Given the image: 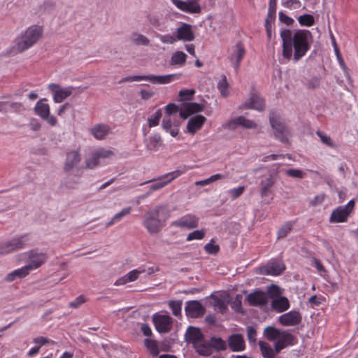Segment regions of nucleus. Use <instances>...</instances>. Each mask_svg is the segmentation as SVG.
Returning a JSON list of instances; mask_svg holds the SVG:
<instances>
[{
  "label": "nucleus",
  "mask_w": 358,
  "mask_h": 358,
  "mask_svg": "<svg viewBox=\"0 0 358 358\" xmlns=\"http://www.w3.org/2000/svg\"><path fill=\"white\" fill-rule=\"evenodd\" d=\"M282 41V56L287 59L298 62L310 49L311 33L308 30H298L293 34L289 29L280 31Z\"/></svg>",
  "instance_id": "1"
},
{
  "label": "nucleus",
  "mask_w": 358,
  "mask_h": 358,
  "mask_svg": "<svg viewBox=\"0 0 358 358\" xmlns=\"http://www.w3.org/2000/svg\"><path fill=\"white\" fill-rule=\"evenodd\" d=\"M43 34V28L40 26L34 25L28 27L15 40L12 52L17 54L28 50L42 38Z\"/></svg>",
  "instance_id": "2"
},
{
  "label": "nucleus",
  "mask_w": 358,
  "mask_h": 358,
  "mask_svg": "<svg viewBox=\"0 0 358 358\" xmlns=\"http://www.w3.org/2000/svg\"><path fill=\"white\" fill-rule=\"evenodd\" d=\"M167 218L165 208L159 206L145 213L143 225L150 234H157L164 227Z\"/></svg>",
  "instance_id": "3"
},
{
  "label": "nucleus",
  "mask_w": 358,
  "mask_h": 358,
  "mask_svg": "<svg viewBox=\"0 0 358 358\" xmlns=\"http://www.w3.org/2000/svg\"><path fill=\"white\" fill-rule=\"evenodd\" d=\"M264 336L270 341L274 342L275 353H279L282 349L296 343L297 339L287 331H282L269 326L264 329Z\"/></svg>",
  "instance_id": "4"
},
{
  "label": "nucleus",
  "mask_w": 358,
  "mask_h": 358,
  "mask_svg": "<svg viewBox=\"0 0 358 358\" xmlns=\"http://www.w3.org/2000/svg\"><path fill=\"white\" fill-rule=\"evenodd\" d=\"M184 173V170H176L164 174L157 179H152L141 183V185L152 182V184L150 186L149 191L145 194L144 197L149 196L151 193H152L155 191L162 189L172 180L178 178Z\"/></svg>",
  "instance_id": "5"
},
{
  "label": "nucleus",
  "mask_w": 358,
  "mask_h": 358,
  "mask_svg": "<svg viewBox=\"0 0 358 358\" xmlns=\"http://www.w3.org/2000/svg\"><path fill=\"white\" fill-rule=\"evenodd\" d=\"M82 157L78 150H73L66 153L63 164V171L67 175H72L80 171Z\"/></svg>",
  "instance_id": "6"
},
{
  "label": "nucleus",
  "mask_w": 358,
  "mask_h": 358,
  "mask_svg": "<svg viewBox=\"0 0 358 358\" xmlns=\"http://www.w3.org/2000/svg\"><path fill=\"white\" fill-rule=\"evenodd\" d=\"M269 120L271 126L273 129L275 137L282 143H287L289 136V131L285 127L280 116L274 113H271Z\"/></svg>",
  "instance_id": "7"
},
{
  "label": "nucleus",
  "mask_w": 358,
  "mask_h": 358,
  "mask_svg": "<svg viewBox=\"0 0 358 358\" xmlns=\"http://www.w3.org/2000/svg\"><path fill=\"white\" fill-rule=\"evenodd\" d=\"M29 238L27 235L14 237L0 245V255H6L16 250L22 249L27 245Z\"/></svg>",
  "instance_id": "8"
},
{
  "label": "nucleus",
  "mask_w": 358,
  "mask_h": 358,
  "mask_svg": "<svg viewBox=\"0 0 358 358\" xmlns=\"http://www.w3.org/2000/svg\"><path fill=\"white\" fill-rule=\"evenodd\" d=\"M355 201L354 199L350 200L346 205L338 206L334 209L330 216L329 222L332 223L345 222L353 210Z\"/></svg>",
  "instance_id": "9"
},
{
  "label": "nucleus",
  "mask_w": 358,
  "mask_h": 358,
  "mask_svg": "<svg viewBox=\"0 0 358 358\" xmlns=\"http://www.w3.org/2000/svg\"><path fill=\"white\" fill-rule=\"evenodd\" d=\"M48 88L53 95V100L55 103H62L71 95L74 89L72 86L63 87L55 83L50 84Z\"/></svg>",
  "instance_id": "10"
},
{
  "label": "nucleus",
  "mask_w": 358,
  "mask_h": 358,
  "mask_svg": "<svg viewBox=\"0 0 358 358\" xmlns=\"http://www.w3.org/2000/svg\"><path fill=\"white\" fill-rule=\"evenodd\" d=\"M245 54L244 46L241 43H236L228 50V58L235 69H238L240 62Z\"/></svg>",
  "instance_id": "11"
},
{
  "label": "nucleus",
  "mask_w": 358,
  "mask_h": 358,
  "mask_svg": "<svg viewBox=\"0 0 358 358\" xmlns=\"http://www.w3.org/2000/svg\"><path fill=\"white\" fill-rule=\"evenodd\" d=\"M199 217L192 214H187L171 222V225L186 229H192L197 227Z\"/></svg>",
  "instance_id": "12"
},
{
  "label": "nucleus",
  "mask_w": 358,
  "mask_h": 358,
  "mask_svg": "<svg viewBox=\"0 0 358 358\" xmlns=\"http://www.w3.org/2000/svg\"><path fill=\"white\" fill-rule=\"evenodd\" d=\"M152 320L157 331L159 333H167L172 327V318L167 315L155 314Z\"/></svg>",
  "instance_id": "13"
},
{
  "label": "nucleus",
  "mask_w": 358,
  "mask_h": 358,
  "mask_svg": "<svg viewBox=\"0 0 358 358\" xmlns=\"http://www.w3.org/2000/svg\"><path fill=\"white\" fill-rule=\"evenodd\" d=\"M173 3L180 10L188 13L196 14L199 13L201 10V8L198 3L199 0H171Z\"/></svg>",
  "instance_id": "14"
},
{
  "label": "nucleus",
  "mask_w": 358,
  "mask_h": 358,
  "mask_svg": "<svg viewBox=\"0 0 358 358\" xmlns=\"http://www.w3.org/2000/svg\"><path fill=\"white\" fill-rule=\"evenodd\" d=\"M185 311L188 317L198 318L204 315L205 308L198 301H190L187 302Z\"/></svg>",
  "instance_id": "15"
},
{
  "label": "nucleus",
  "mask_w": 358,
  "mask_h": 358,
  "mask_svg": "<svg viewBox=\"0 0 358 358\" xmlns=\"http://www.w3.org/2000/svg\"><path fill=\"white\" fill-rule=\"evenodd\" d=\"M278 171L273 170L269 175L263 178L260 182V195L262 197L266 196L270 192L271 187L275 185L278 178Z\"/></svg>",
  "instance_id": "16"
},
{
  "label": "nucleus",
  "mask_w": 358,
  "mask_h": 358,
  "mask_svg": "<svg viewBox=\"0 0 358 358\" xmlns=\"http://www.w3.org/2000/svg\"><path fill=\"white\" fill-rule=\"evenodd\" d=\"M278 321L282 326H295L301 322V315L299 312L292 310L280 315L278 317Z\"/></svg>",
  "instance_id": "17"
},
{
  "label": "nucleus",
  "mask_w": 358,
  "mask_h": 358,
  "mask_svg": "<svg viewBox=\"0 0 358 358\" xmlns=\"http://www.w3.org/2000/svg\"><path fill=\"white\" fill-rule=\"evenodd\" d=\"M177 41L185 42L192 41L194 38V34L190 24L182 23L180 27L176 29Z\"/></svg>",
  "instance_id": "18"
},
{
  "label": "nucleus",
  "mask_w": 358,
  "mask_h": 358,
  "mask_svg": "<svg viewBox=\"0 0 358 358\" xmlns=\"http://www.w3.org/2000/svg\"><path fill=\"white\" fill-rule=\"evenodd\" d=\"M285 269V266L282 262L277 261L271 262L266 266L259 268L260 273L270 275H279Z\"/></svg>",
  "instance_id": "19"
},
{
  "label": "nucleus",
  "mask_w": 358,
  "mask_h": 358,
  "mask_svg": "<svg viewBox=\"0 0 358 358\" xmlns=\"http://www.w3.org/2000/svg\"><path fill=\"white\" fill-rule=\"evenodd\" d=\"M28 261L26 264L31 271L39 268L46 261L47 257L45 254L30 252L28 254Z\"/></svg>",
  "instance_id": "20"
},
{
  "label": "nucleus",
  "mask_w": 358,
  "mask_h": 358,
  "mask_svg": "<svg viewBox=\"0 0 358 358\" xmlns=\"http://www.w3.org/2000/svg\"><path fill=\"white\" fill-rule=\"evenodd\" d=\"M237 125L245 129H255L257 127V123L254 120L247 119L244 116L236 117L227 123V127L230 129H234Z\"/></svg>",
  "instance_id": "21"
},
{
  "label": "nucleus",
  "mask_w": 358,
  "mask_h": 358,
  "mask_svg": "<svg viewBox=\"0 0 358 358\" xmlns=\"http://www.w3.org/2000/svg\"><path fill=\"white\" fill-rule=\"evenodd\" d=\"M268 299V294L262 291H255L247 296L249 304L254 306L265 305L267 303Z\"/></svg>",
  "instance_id": "22"
},
{
  "label": "nucleus",
  "mask_w": 358,
  "mask_h": 358,
  "mask_svg": "<svg viewBox=\"0 0 358 358\" xmlns=\"http://www.w3.org/2000/svg\"><path fill=\"white\" fill-rule=\"evenodd\" d=\"M180 73L163 75V76H154L148 75V80L153 84H168L180 78Z\"/></svg>",
  "instance_id": "23"
},
{
  "label": "nucleus",
  "mask_w": 358,
  "mask_h": 358,
  "mask_svg": "<svg viewBox=\"0 0 358 358\" xmlns=\"http://www.w3.org/2000/svg\"><path fill=\"white\" fill-rule=\"evenodd\" d=\"M206 120V118L201 115H197L191 117L187 122V131L192 134H195L197 131L202 128L203 124Z\"/></svg>",
  "instance_id": "24"
},
{
  "label": "nucleus",
  "mask_w": 358,
  "mask_h": 358,
  "mask_svg": "<svg viewBox=\"0 0 358 358\" xmlns=\"http://www.w3.org/2000/svg\"><path fill=\"white\" fill-rule=\"evenodd\" d=\"M162 139L158 134H155L144 140V143L147 150L155 152L162 145Z\"/></svg>",
  "instance_id": "25"
},
{
  "label": "nucleus",
  "mask_w": 358,
  "mask_h": 358,
  "mask_svg": "<svg viewBox=\"0 0 358 358\" xmlns=\"http://www.w3.org/2000/svg\"><path fill=\"white\" fill-rule=\"evenodd\" d=\"M90 134L97 140L103 139L110 133V128L105 124H98L90 129Z\"/></svg>",
  "instance_id": "26"
},
{
  "label": "nucleus",
  "mask_w": 358,
  "mask_h": 358,
  "mask_svg": "<svg viewBox=\"0 0 358 358\" xmlns=\"http://www.w3.org/2000/svg\"><path fill=\"white\" fill-rule=\"evenodd\" d=\"M185 337V341L188 343H192L193 345L204 338L200 329L194 327H189L187 328Z\"/></svg>",
  "instance_id": "27"
},
{
  "label": "nucleus",
  "mask_w": 358,
  "mask_h": 358,
  "mask_svg": "<svg viewBox=\"0 0 358 358\" xmlns=\"http://www.w3.org/2000/svg\"><path fill=\"white\" fill-rule=\"evenodd\" d=\"M229 347L234 352L242 351L245 349V341L241 334H233L229 337Z\"/></svg>",
  "instance_id": "28"
},
{
  "label": "nucleus",
  "mask_w": 358,
  "mask_h": 358,
  "mask_svg": "<svg viewBox=\"0 0 358 358\" xmlns=\"http://www.w3.org/2000/svg\"><path fill=\"white\" fill-rule=\"evenodd\" d=\"M141 274H142V271H140L138 267V268L129 271L124 276L117 279L115 282V285H122L128 282H134L138 279Z\"/></svg>",
  "instance_id": "29"
},
{
  "label": "nucleus",
  "mask_w": 358,
  "mask_h": 358,
  "mask_svg": "<svg viewBox=\"0 0 358 358\" xmlns=\"http://www.w3.org/2000/svg\"><path fill=\"white\" fill-rule=\"evenodd\" d=\"M31 271L28 268L27 265L24 266L14 270L13 271L9 273L6 275L5 277V280L8 282H11L14 280H15L17 278H23L28 275Z\"/></svg>",
  "instance_id": "30"
},
{
  "label": "nucleus",
  "mask_w": 358,
  "mask_h": 358,
  "mask_svg": "<svg viewBox=\"0 0 358 358\" xmlns=\"http://www.w3.org/2000/svg\"><path fill=\"white\" fill-rule=\"evenodd\" d=\"M271 306L278 312H283L289 308V302L286 297L280 296L273 299Z\"/></svg>",
  "instance_id": "31"
},
{
  "label": "nucleus",
  "mask_w": 358,
  "mask_h": 358,
  "mask_svg": "<svg viewBox=\"0 0 358 358\" xmlns=\"http://www.w3.org/2000/svg\"><path fill=\"white\" fill-rule=\"evenodd\" d=\"M45 101V99L39 100L34 108L35 113L42 119L47 117L50 113V106Z\"/></svg>",
  "instance_id": "32"
},
{
  "label": "nucleus",
  "mask_w": 358,
  "mask_h": 358,
  "mask_svg": "<svg viewBox=\"0 0 358 358\" xmlns=\"http://www.w3.org/2000/svg\"><path fill=\"white\" fill-rule=\"evenodd\" d=\"M162 128L166 131L169 132L173 137H176L179 132L178 124H173L172 120L169 117H164L162 122Z\"/></svg>",
  "instance_id": "33"
},
{
  "label": "nucleus",
  "mask_w": 358,
  "mask_h": 358,
  "mask_svg": "<svg viewBox=\"0 0 358 358\" xmlns=\"http://www.w3.org/2000/svg\"><path fill=\"white\" fill-rule=\"evenodd\" d=\"M131 207H127L122 209L121 211L114 215L110 220L106 223V227H108L115 224V223L120 222L124 217L129 215L131 213Z\"/></svg>",
  "instance_id": "34"
},
{
  "label": "nucleus",
  "mask_w": 358,
  "mask_h": 358,
  "mask_svg": "<svg viewBox=\"0 0 358 358\" xmlns=\"http://www.w3.org/2000/svg\"><path fill=\"white\" fill-rule=\"evenodd\" d=\"M247 106L249 108L262 111L264 108V100L257 94H252L250 101L247 103Z\"/></svg>",
  "instance_id": "35"
},
{
  "label": "nucleus",
  "mask_w": 358,
  "mask_h": 358,
  "mask_svg": "<svg viewBox=\"0 0 358 358\" xmlns=\"http://www.w3.org/2000/svg\"><path fill=\"white\" fill-rule=\"evenodd\" d=\"M194 348L196 349V352L203 356H208L212 352L211 345L210 343H207L204 338L197 342L194 345Z\"/></svg>",
  "instance_id": "36"
},
{
  "label": "nucleus",
  "mask_w": 358,
  "mask_h": 358,
  "mask_svg": "<svg viewBox=\"0 0 358 358\" xmlns=\"http://www.w3.org/2000/svg\"><path fill=\"white\" fill-rule=\"evenodd\" d=\"M130 41L136 45L148 46L150 44V39L145 35L134 32L130 36Z\"/></svg>",
  "instance_id": "37"
},
{
  "label": "nucleus",
  "mask_w": 358,
  "mask_h": 358,
  "mask_svg": "<svg viewBox=\"0 0 358 358\" xmlns=\"http://www.w3.org/2000/svg\"><path fill=\"white\" fill-rule=\"evenodd\" d=\"M186 59V54H185L182 51H176L171 55L170 64L182 66L183 65H185Z\"/></svg>",
  "instance_id": "38"
},
{
  "label": "nucleus",
  "mask_w": 358,
  "mask_h": 358,
  "mask_svg": "<svg viewBox=\"0 0 358 358\" xmlns=\"http://www.w3.org/2000/svg\"><path fill=\"white\" fill-rule=\"evenodd\" d=\"M259 348L262 355L266 358H274L275 357V349L273 350L271 347L266 343L260 341L259 343Z\"/></svg>",
  "instance_id": "39"
},
{
  "label": "nucleus",
  "mask_w": 358,
  "mask_h": 358,
  "mask_svg": "<svg viewBox=\"0 0 358 358\" xmlns=\"http://www.w3.org/2000/svg\"><path fill=\"white\" fill-rule=\"evenodd\" d=\"M316 134L320 138L322 143H324L327 146L331 148H337V145L334 143V141L329 136H328L325 133L318 130L317 131Z\"/></svg>",
  "instance_id": "40"
},
{
  "label": "nucleus",
  "mask_w": 358,
  "mask_h": 358,
  "mask_svg": "<svg viewBox=\"0 0 358 358\" xmlns=\"http://www.w3.org/2000/svg\"><path fill=\"white\" fill-rule=\"evenodd\" d=\"M217 88L222 96L227 97L229 95V84L225 76H223L217 83Z\"/></svg>",
  "instance_id": "41"
},
{
  "label": "nucleus",
  "mask_w": 358,
  "mask_h": 358,
  "mask_svg": "<svg viewBox=\"0 0 358 358\" xmlns=\"http://www.w3.org/2000/svg\"><path fill=\"white\" fill-rule=\"evenodd\" d=\"M162 110L160 109L157 110L153 115H152L148 119L149 127L157 126L159 123V120L162 117Z\"/></svg>",
  "instance_id": "42"
},
{
  "label": "nucleus",
  "mask_w": 358,
  "mask_h": 358,
  "mask_svg": "<svg viewBox=\"0 0 358 358\" xmlns=\"http://www.w3.org/2000/svg\"><path fill=\"white\" fill-rule=\"evenodd\" d=\"M210 344L211 345V348H214L217 350H223L226 349V343L220 338L212 337Z\"/></svg>",
  "instance_id": "43"
},
{
  "label": "nucleus",
  "mask_w": 358,
  "mask_h": 358,
  "mask_svg": "<svg viewBox=\"0 0 358 358\" xmlns=\"http://www.w3.org/2000/svg\"><path fill=\"white\" fill-rule=\"evenodd\" d=\"M145 345L146 348L150 350V353L154 355H157L159 352V348L155 341L146 338L145 340Z\"/></svg>",
  "instance_id": "44"
},
{
  "label": "nucleus",
  "mask_w": 358,
  "mask_h": 358,
  "mask_svg": "<svg viewBox=\"0 0 358 358\" xmlns=\"http://www.w3.org/2000/svg\"><path fill=\"white\" fill-rule=\"evenodd\" d=\"M275 17L268 16L267 15L266 22H265V28L267 34V36L268 40L271 38L272 31L273 28V23L275 21Z\"/></svg>",
  "instance_id": "45"
},
{
  "label": "nucleus",
  "mask_w": 358,
  "mask_h": 358,
  "mask_svg": "<svg viewBox=\"0 0 358 358\" xmlns=\"http://www.w3.org/2000/svg\"><path fill=\"white\" fill-rule=\"evenodd\" d=\"M299 24L302 26L310 27L314 24V17L309 14H305L298 17Z\"/></svg>",
  "instance_id": "46"
},
{
  "label": "nucleus",
  "mask_w": 358,
  "mask_h": 358,
  "mask_svg": "<svg viewBox=\"0 0 358 358\" xmlns=\"http://www.w3.org/2000/svg\"><path fill=\"white\" fill-rule=\"evenodd\" d=\"M158 38L164 44H173L177 41L176 34H159Z\"/></svg>",
  "instance_id": "47"
},
{
  "label": "nucleus",
  "mask_w": 358,
  "mask_h": 358,
  "mask_svg": "<svg viewBox=\"0 0 358 358\" xmlns=\"http://www.w3.org/2000/svg\"><path fill=\"white\" fill-rule=\"evenodd\" d=\"M185 109L189 113H195L203 110V106L197 103H188L185 106Z\"/></svg>",
  "instance_id": "48"
},
{
  "label": "nucleus",
  "mask_w": 358,
  "mask_h": 358,
  "mask_svg": "<svg viewBox=\"0 0 358 358\" xmlns=\"http://www.w3.org/2000/svg\"><path fill=\"white\" fill-rule=\"evenodd\" d=\"M169 307L175 316H179L181 313L182 301H171L169 303Z\"/></svg>",
  "instance_id": "49"
},
{
  "label": "nucleus",
  "mask_w": 358,
  "mask_h": 358,
  "mask_svg": "<svg viewBox=\"0 0 358 358\" xmlns=\"http://www.w3.org/2000/svg\"><path fill=\"white\" fill-rule=\"evenodd\" d=\"M99 164V159L95 156V152H94L91 157L86 159L85 167L87 169H94Z\"/></svg>",
  "instance_id": "50"
},
{
  "label": "nucleus",
  "mask_w": 358,
  "mask_h": 358,
  "mask_svg": "<svg viewBox=\"0 0 358 358\" xmlns=\"http://www.w3.org/2000/svg\"><path fill=\"white\" fill-rule=\"evenodd\" d=\"M94 152L95 156L96 157H99V160L101 159L110 158L114 155L113 152L111 150H107L103 148L99 149Z\"/></svg>",
  "instance_id": "51"
},
{
  "label": "nucleus",
  "mask_w": 358,
  "mask_h": 358,
  "mask_svg": "<svg viewBox=\"0 0 358 358\" xmlns=\"http://www.w3.org/2000/svg\"><path fill=\"white\" fill-rule=\"evenodd\" d=\"M205 235V230H196L189 233L187 236V241L201 240Z\"/></svg>",
  "instance_id": "52"
},
{
  "label": "nucleus",
  "mask_w": 358,
  "mask_h": 358,
  "mask_svg": "<svg viewBox=\"0 0 358 358\" xmlns=\"http://www.w3.org/2000/svg\"><path fill=\"white\" fill-rule=\"evenodd\" d=\"M292 227V226L289 223H287L285 225H283L278 229L277 238L279 239L286 237L287 234L290 232Z\"/></svg>",
  "instance_id": "53"
},
{
  "label": "nucleus",
  "mask_w": 358,
  "mask_h": 358,
  "mask_svg": "<svg viewBox=\"0 0 358 358\" xmlns=\"http://www.w3.org/2000/svg\"><path fill=\"white\" fill-rule=\"evenodd\" d=\"M33 342L36 344V346L39 347V349H41V346L50 343V344H55V342L52 340L48 339L47 338H45L43 336H38L33 339Z\"/></svg>",
  "instance_id": "54"
},
{
  "label": "nucleus",
  "mask_w": 358,
  "mask_h": 358,
  "mask_svg": "<svg viewBox=\"0 0 358 358\" xmlns=\"http://www.w3.org/2000/svg\"><path fill=\"white\" fill-rule=\"evenodd\" d=\"M69 177H67L63 182V185L69 189H75L77 187L78 185V179H75L73 178H71V175H68Z\"/></svg>",
  "instance_id": "55"
},
{
  "label": "nucleus",
  "mask_w": 358,
  "mask_h": 358,
  "mask_svg": "<svg viewBox=\"0 0 358 358\" xmlns=\"http://www.w3.org/2000/svg\"><path fill=\"white\" fill-rule=\"evenodd\" d=\"M285 173L289 176L296 178H303L306 175L303 171L294 169H287Z\"/></svg>",
  "instance_id": "56"
},
{
  "label": "nucleus",
  "mask_w": 358,
  "mask_h": 358,
  "mask_svg": "<svg viewBox=\"0 0 358 358\" xmlns=\"http://www.w3.org/2000/svg\"><path fill=\"white\" fill-rule=\"evenodd\" d=\"M139 269L142 271V274H145V276L151 275L159 271L157 266L145 267V266H139Z\"/></svg>",
  "instance_id": "57"
},
{
  "label": "nucleus",
  "mask_w": 358,
  "mask_h": 358,
  "mask_svg": "<svg viewBox=\"0 0 358 358\" xmlns=\"http://www.w3.org/2000/svg\"><path fill=\"white\" fill-rule=\"evenodd\" d=\"M245 187L240 186L236 188L229 189L227 192L230 195L232 199H235L240 196L244 192Z\"/></svg>",
  "instance_id": "58"
},
{
  "label": "nucleus",
  "mask_w": 358,
  "mask_h": 358,
  "mask_svg": "<svg viewBox=\"0 0 358 358\" xmlns=\"http://www.w3.org/2000/svg\"><path fill=\"white\" fill-rule=\"evenodd\" d=\"M195 93V90L193 89H185L182 90L179 92V96L182 100H187L190 99V97L194 95Z\"/></svg>",
  "instance_id": "59"
},
{
  "label": "nucleus",
  "mask_w": 358,
  "mask_h": 358,
  "mask_svg": "<svg viewBox=\"0 0 358 358\" xmlns=\"http://www.w3.org/2000/svg\"><path fill=\"white\" fill-rule=\"evenodd\" d=\"M268 292L271 297L275 299L280 297L281 294L280 289L275 285H271L268 289Z\"/></svg>",
  "instance_id": "60"
},
{
  "label": "nucleus",
  "mask_w": 358,
  "mask_h": 358,
  "mask_svg": "<svg viewBox=\"0 0 358 358\" xmlns=\"http://www.w3.org/2000/svg\"><path fill=\"white\" fill-rule=\"evenodd\" d=\"M148 76H131L122 79L121 82H134L141 80H148Z\"/></svg>",
  "instance_id": "61"
},
{
  "label": "nucleus",
  "mask_w": 358,
  "mask_h": 358,
  "mask_svg": "<svg viewBox=\"0 0 358 358\" xmlns=\"http://www.w3.org/2000/svg\"><path fill=\"white\" fill-rule=\"evenodd\" d=\"M213 301L214 306L218 308L221 311L226 310L227 304L222 299L215 296L213 298Z\"/></svg>",
  "instance_id": "62"
},
{
  "label": "nucleus",
  "mask_w": 358,
  "mask_h": 358,
  "mask_svg": "<svg viewBox=\"0 0 358 358\" xmlns=\"http://www.w3.org/2000/svg\"><path fill=\"white\" fill-rule=\"evenodd\" d=\"M204 248H205L206 251L209 254H216L218 252L219 249H220L218 245H215V244L212 243L211 242L207 243L205 245Z\"/></svg>",
  "instance_id": "63"
},
{
  "label": "nucleus",
  "mask_w": 358,
  "mask_h": 358,
  "mask_svg": "<svg viewBox=\"0 0 358 358\" xmlns=\"http://www.w3.org/2000/svg\"><path fill=\"white\" fill-rule=\"evenodd\" d=\"M166 113L171 116L177 113L179 111L178 107L174 103H169L165 107Z\"/></svg>",
  "instance_id": "64"
}]
</instances>
